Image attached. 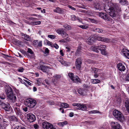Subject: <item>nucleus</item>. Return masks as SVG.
<instances>
[{
    "instance_id": "obj_27",
    "label": "nucleus",
    "mask_w": 129,
    "mask_h": 129,
    "mask_svg": "<svg viewBox=\"0 0 129 129\" xmlns=\"http://www.w3.org/2000/svg\"><path fill=\"white\" fill-rule=\"evenodd\" d=\"M125 105L127 111L129 112V100H127L126 101Z\"/></svg>"
},
{
    "instance_id": "obj_42",
    "label": "nucleus",
    "mask_w": 129,
    "mask_h": 129,
    "mask_svg": "<svg viewBox=\"0 0 129 129\" xmlns=\"http://www.w3.org/2000/svg\"><path fill=\"white\" fill-rule=\"evenodd\" d=\"M6 124L4 123L2 125H0V129H6Z\"/></svg>"
},
{
    "instance_id": "obj_36",
    "label": "nucleus",
    "mask_w": 129,
    "mask_h": 129,
    "mask_svg": "<svg viewBox=\"0 0 129 129\" xmlns=\"http://www.w3.org/2000/svg\"><path fill=\"white\" fill-rule=\"evenodd\" d=\"M63 27L67 29L70 30L71 29V27L67 24H65L63 25Z\"/></svg>"
},
{
    "instance_id": "obj_60",
    "label": "nucleus",
    "mask_w": 129,
    "mask_h": 129,
    "mask_svg": "<svg viewBox=\"0 0 129 129\" xmlns=\"http://www.w3.org/2000/svg\"><path fill=\"white\" fill-rule=\"evenodd\" d=\"M23 80L25 82H26L27 83L26 84H27V83L29 85H30L31 84V83L29 81H28L27 80L25 79H23Z\"/></svg>"
},
{
    "instance_id": "obj_10",
    "label": "nucleus",
    "mask_w": 129,
    "mask_h": 129,
    "mask_svg": "<svg viewBox=\"0 0 129 129\" xmlns=\"http://www.w3.org/2000/svg\"><path fill=\"white\" fill-rule=\"evenodd\" d=\"M111 129H121V126L117 122H112L111 123Z\"/></svg>"
},
{
    "instance_id": "obj_40",
    "label": "nucleus",
    "mask_w": 129,
    "mask_h": 129,
    "mask_svg": "<svg viewBox=\"0 0 129 129\" xmlns=\"http://www.w3.org/2000/svg\"><path fill=\"white\" fill-rule=\"evenodd\" d=\"M87 20L88 21H90L91 22L93 23H95L96 22V20L95 19L91 18H87Z\"/></svg>"
},
{
    "instance_id": "obj_24",
    "label": "nucleus",
    "mask_w": 129,
    "mask_h": 129,
    "mask_svg": "<svg viewBox=\"0 0 129 129\" xmlns=\"http://www.w3.org/2000/svg\"><path fill=\"white\" fill-rule=\"evenodd\" d=\"M65 32L63 30V29H57L56 31V32L59 34H61V36H62L63 35Z\"/></svg>"
},
{
    "instance_id": "obj_50",
    "label": "nucleus",
    "mask_w": 129,
    "mask_h": 129,
    "mask_svg": "<svg viewBox=\"0 0 129 129\" xmlns=\"http://www.w3.org/2000/svg\"><path fill=\"white\" fill-rule=\"evenodd\" d=\"M56 36L55 35H48V37L52 39H54L55 37Z\"/></svg>"
},
{
    "instance_id": "obj_26",
    "label": "nucleus",
    "mask_w": 129,
    "mask_h": 129,
    "mask_svg": "<svg viewBox=\"0 0 129 129\" xmlns=\"http://www.w3.org/2000/svg\"><path fill=\"white\" fill-rule=\"evenodd\" d=\"M61 107L63 108H66L69 107L68 104L66 103H62L60 104Z\"/></svg>"
},
{
    "instance_id": "obj_32",
    "label": "nucleus",
    "mask_w": 129,
    "mask_h": 129,
    "mask_svg": "<svg viewBox=\"0 0 129 129\" xmlns=\"http://www.w3.org/2000/svg\"><path fill=\"white\" fill-rule=\"evenodd\" d=\"M83 87L84 88L86 89H88L90 88H95L94 87H92L91 86L88 85L87 84H84L83 85Z\"/></svg>"
},
{
    "instance_id": "obj_35",
    "label": "nucleus",
    "mask_w": 129,
    "mask_h": 129,
    "mask_svg": "<svg viewBox=\"0 0 129 129\" xmlns=\"http://www.w3.org/2000/svg\"><path fill=\"white\" fill-rule=\"evenodd\" d=\"M91 71L93 72L94 73H96L98 71V69L94 68H91Z\"/></svg>"
},
{
    "instance_id": "obj_8",
    "label": "nucleus",
    "mask_w": 129,
    "mask_h": 129,
    "mask_svg": "<svg viewBox=\"0 0 129 129\" xmlns=\"http://www.w3.org/2000/svg\"><path fill=\"white\" fill-rule=\"evenodd\" d=\"M82 63V60L81 58H77L76 60L75 65L77 69L80 70L81 67V64Z\"/></svg>"
},
{
    "instance_id": "obj_38",
    "label": "nucleus",
    "mask_w": 129,
    "mask_h": 129,
    "mask_svg": "<svg viewBox=\"0 0 129 129\" xmlns=\"http://www.w3.org/2000/svg\"><path fill=\"white\" fill-rule=\"evenodd\" d=\"M11 120L14 121H17V118L14 116H12L11 117Z\"/></svg>"
},
{
    "instance_id": "obj_56",
    "label": "nucleus",
    "mask_w": 129,
    "mask_h": 129,
    "mask_svg": "<svg viewBox=\"0 0 129 129\" xmlns=\"http://www.w3.org/2000/svg\"><path fill=\"white\" fill-rule=\"evenodd\" d=\"M114 8L116 9V12L117 11L119 12L121 11V8L119 7H117L116 9V7H114Z\"/></svg>"
},
{
    "instance_id": "obj_23",
    "label": "nucleus",
    "mask_w": 129,
    "mask_h": 129,
    "mask_svg": "<svg viewBox=\"0 0 129 129\" xmlns=\"http://www.w3.org/2000/svg\"><path fill=\"white\" fill-rule=\"evenodd\" d=\"M85 90L84 89L80 88L78 90V93L82 95H84V94Z\"/></svg>"
},
{
    "instance_id": "obj_22",
    "label": "nucleus",
    "mask_w": 129,
    "mask_h": 129,
    "mask_svg": "<svg viewBox=\"0 0 129 129\" xmlns=\"http://www.w3.org/2000/svg\"><path fill=\"white\" fill-rule=\"evenodd\" d=\"M93 31L98 33H102L103 32V30L101 28H94L93 29Z\"/></svg>"
},
{
    "instance_id": "obj_14",
    "label": "nucleus",
    "mask_w": 129,
    "mask_h": 129,
    "mask_svg": "<svg viewBox=\"0 0 129 129\" xmlns=\"http://www.w3.org/2000/svg\"><path fill=\"white\" fill-rule=\"evenodd\" d=\"M117 66L118 70L121 71H123L125 69L124 66L121 63H118Z\"/></svg>"
},
{
    "instance_id": "obj_43",
    "label": "nucleus",
    "mask_w": 129,
    "mask_h": 129,
    "mask_svg": "<svg viewBox=\"0 0 129 129\" xmlns=\"http://www.w3.org/2000/svg\"><path fill=\"white\" fill-rule=\"evenodd\" d=\"M6 104L3 102H2L0 100V105L3 108L4 107H5Z\"/></svg>"
},
{
    "instance_id": "obj_19",
    "label": "nucleus",
    "mask_w": 129,
    "mask_h": 129,
    "mask_svg": "<svg viewBox=\"0 0 129 129\" xmlns=\"http://www.w3.org/2000/svg\"><path fill=\"white\" fill-rule=\"evenodd\" d=\"M22 36L23 37V38H24L25 40L28 41H31L30 37L28 35L24 34H22Z\"/></svg>"
},
{
    "instance_id": "obj_16",
    "label": "nucleus",
    "mask_w": 129,
    "mask_h": 129,
    "mask_svg": "<svg viewBox=\"0 0 129 129\" xmlns=\"http://www.w3.org/2000/svg\"><path fill=\"white\" fill-rule=\"evenodd\" d=\"M71 80L74 82L76 83H78V82H79L80 83H81L80 79L77 76H76L75 77H74Z\"/></svg>"
},
{
    "instance_id": "obj_63",
    "label": "nucleus",
    "mask_w": 129,
    "mask_h": 129,
    "mask_svg": "<svg viewBox=\"0 0 129 129\" xmlns=\"http://www.w3.org/2000/svg\"><path fill=\"white\" fill-rule=\"evenodd\" d=\"M20 106V104L19 103H16L14 106V107H18L19 108Z\"/></svg>"
},
{
    "instance_id": "obj_9",
    "label": "nucleus",
    "mask_w": 129,
    "mask_h": 129,
    "mask_svg": "<svg viewBox=\"0 0 129 129\" xmlns=\"http://www.w3.org/2000/svg\"><path fill=\"white\" fill-rule=\"evenodd\" d=\"M95 39L98 41L107 43H109V42H110V39L104 37L98 36H95Z\"/></svg>"
},
{
    "instance_id": "obj_41",
    "label": "nucleus",
    "mask_w": 129,
    "mask_h": 129,
    "mask_svg": "<svg viewBox=\"0 0 129 129\" xmlns=\"http://www.w3.org/2000/svg\"><path fill=\"white\" fill-rule=\"evenodd\" d=\"M68 76L69 78L71 79H72L74 77V74L72 73H68Z\"/></svg>"
},
{
    "instance_id": "obj_62",
    "label": "nucleus",
    "mask_w": 129,
    "mask_h": 129,
    "mask_svg": "<svg viewBox=\"0 0 129 129\" xmlns=\"http://www.w3.org/2000/svg\"><path fill=\"white\" fill-rule=\"evenodd\" d=\"M29 19L31 20H33V21H35L37 20V18H33V17H30L29 18Z\"/></svg>"
},
{
    "instance_id": "obj_18",
    "label": "nucleus",
    "mask_w": 129,
    "mask_h": 129,
    "mask_svg": "<svg viewBox=\"0 0 129 129\" xmlns=\"http://www.w3.org/2000/svg\"><path fill=\"white\" fill-rule=\"evenodd\" d=\"M98 45L96 46H93L91 47V49L93 51L98 53L99 52Z\"/></svg>"
},
{
    "instance_id": "obj_13",
    "label": "nucleus",
    "mask_w": 129,
    "mask_h": 129,
    "mask_svg": "<svg viewBox=\"0 0 129 129\" xmlns=\"http://www.w3.org/2000/svg\"><path fill=\"white\" fill-rule=\"evenodd\" d=\"M99 16L103 19L106 20L109 19V16L105 13H101L99 14Z\"/></svg>"
},
{
    "instance_id": "obj_51",
    "label": "nucleus",
    "mask_w": 129,
    "mask_h": 129,
    "mask_svg": "<svg viewBox=\"0 0 129 129\" xmlns=\"http://www.w3.org/2000/svg\"><path fill=\"white\" fill-rule=\"evenodd\" d=\"M36 83V85H37L38 86H40L41 85V82H40L39 79H38L37 80Z\"/></svg>"
},
{
    "instance_id": "obj_49",
    "label": "nucleus",
    "mask_w": 129,
    "mask_h": 129,
    "mask_svg": "<svg viewBox=\"0 0 129 129\" xmlns=\"http://www.w3.org/2000/svg\"><path fill=\"white\" fill-rule=\"evenodd\" d=\"M18 79L21 82V83L24 84L26 86H28L27 84H26V83L24 82L22 79H21L20 78H18Z\"/></svg>"
},
{
    "instance_id": "obj_54",
    "label": "nucleus",
    "mask_w": 129,
    "mask_h": 129,
    "mask_svg": "<svg viewBox=\"0 0 129 129\" xmlns=\"http://www.w3.org/2000/svg\"><path fill=\"white\" fill-rule=\"evenodd\" d=\"M59 62L62 64H63L65 65V64H66V63H67V62L64 61V60H63L61 59L59 60Z\"/></svg>"
},
{
    "instance_id": "obj_15",
    "label": "nucleus",
    "mask_w": 129,
    "mask_h": 129,
    "mask_svg": "<svg viewBox=\"0 0 129 129\" xmlns=\"http://www.w3.org/2000/svg\"><path fill=\"white\" fill-rule=\"evenodd\" d=\"M14 111L17 115L20 116L22 114V112L19 108L18 107H14Z\"/></svg>"
},
{
    "instance_id": "obj_61",
    "label": "nucleus",
    "mask_w": 129,
    "mask_h": 129,
    "mask_svg": "<svg viewBox=\"0 0 129 129\" xmlns=\"http://www.w3.org/2000/svg\"><path fill=\"white\" fill-rule=\"evenodd\" d=\"M23 110L25 112L27 111V108L26 107H24L23 108Z\"/></svg>"
},
{
    "instance_id": "obj_20",
    "label": "nucleus",
    "mask_w": 129,
    "mask_h": 129,
    "mask_svg": "<svg viewBox=\"0 0 129 129\" xmlns=\"http://www.w3.org/2000/svg\"><path fill=\"white\" fill-rule=\"evenodd\" d=\"M114 8V7H112L111 6V7H110L108 5H106L104 7V9L105 11L107 12L108 13L109 11H110L111 9H112L111 8Z\"/></svg>"
},
{
    "instance_id": "obj_39",
    "label": "nucleus",
    "mask_w": 129,
    "mask_h": 129,
    "mask_svg": "<svg viewBox=\"0 0 129 129\" xmlns=\"http://www.w3.org/2000/svg\"><path fill=\"white\" fill-rule=\"evenodd\" d=\"M0 98L1 99L4 100L6 98V96L4 93H2L1 94Z\"/></svg>"
},
{
    "instance_id": "obj_3",
    "label": "nucleus",
    "mask_w": 129,
    "mask_h": 129,
    "mask_svg": "<svg viewBox=\"0 0 129 129\" xmlns=\"http://www.w3.org/2000/svg\"><path fill=\"white\" fill-rule=\"evenodd\" d=\"M25 106L30 108H33L36 105V101L35 100L31 99H29L26 100L24 102Z\"/></svg>"
},
{
    "instance_id": "obj_25",
    "label": "nucleus",
    "mask_w": 129,
    "mask_h": 129,
    "mask_svg": "<svg viewBox=\"0 0 129 129\" xmlns=\"http://www.w3.org/2000/svg\"><path fill=\"white\" fill-rule=\"evenodd\" d=\"M121 52L122 54L125 56L127 54L128 52H129V51L126 49H123L122 50Z\"/></svg>"
},
{
    "instance_id": "obj_4",
    "label": "nucleus",
    "mask_w": 129,
    "mask_h": 129,
    "mask_svg": "<svg viewBox=\"0 0 129 129\" xmlns=\"http://www.w3.org/2000/svg\"><path fill=\"white\" fill-rule=\"evenodd\" d=\"M42 127L44 129H56L51 123L46 121L42 123Z\"/></svg>"
},
{
    "instance_id": "obj_52",
    "label": "nucleus",
    "mask_w": 129,
    "mask_h": 129,
    "mask_svg": "<svg viewBox=\"0 0 129 129\" xmlns=\"http://www.w3.org/2000/svg\"><path fill=\"white\" fill-rule=\"evenodd\" d=\"M27 52L31 54H34V52L32 50L29 48L28 49Z\"/></svg>"
},
{
    "instance_id": "obj_29",
    "label": "nucleus",
    "mask_w": 129,
    "mask_h": 129,
    "mask_svg": "<svg viewBox=\"0 0 129 129\" xmlns=\"http://www.w3.org/2000/svg\"><path fill=\"white\" fill-rule=\"evenodd\" d=\"M54 12L58 13H62V11L60 8L59 7L56 8L53 10Z\"/></svg>"
},
{
    "instance_id": "obj_5",
    "label": "nucleus",
    "mask_w": 129,
    "mask_h": 129,
    "mask_svg": "<svg viewBox=\"0 0 129 129\" xmlns=\"http://www.w3.org/2000/svg\"><path fill=\"white\" fill-rule=\"evenodd\" d=\"M72 105L73 106H77L78 107L76 108L78 110L84 111L86 110L87 109V107L86 106L84 105H81L80 104H73Z\"/></svg>"
},
{
    "instance_id": "obj_6",
    "label": "nucleus",
    "mask_w": 129,
    "mask_h": 129,
    "mask_svg": "<svg viewBox=\"0 0 129 129\" xmlns=\"http://www.w3.org/2000/svg\"><path fill=\"white\" fill-rule=\"evenodd\" d=\"M99 50L101 51V53L103 55H106V47L105 45L100 44L98 45Z\"/></svg>"
},
{
    "instance_id": "obj_47",
    "label": "nucleus",
    "mask_w": 129,
    "mask_h": 129,
    "mask_svg": "<svg viewBox=\"0 0 129 129\" xmlns=\"http://www.w3.org/2000/svg\"><path fill=\"white\" fill-rule=\"evenodd\" d=\"M79 27L83 29H87L88 27V26H87L85 25H80Z\"/></svg>"
},
{
    "instance_id": "obj_11",
    "label": "nucleus",
    "mask_w": 129,
    "mask_h": 129,
    "mask_svg": "<svg viewBox=\"0 0 129 129\" xmlns=\"http://www.w3.org/2000/svg\"><path fill=\"white\" fill-rule=\"evenodd\" d=\"M28 119L30 122H33L36 120L35 116L32 113H28L27 114Z\"/></svg>"
},
{
    "instance_id": "obj_33",
    "label": "nucleus",
    "mask_w": 129,
    "mask_h": 129,
    "mask_svg": "<svg viewBox=\"0 0 129 129\" xmlns=\"http://www.w3.org/2000/svg\"><path fill=\"white\" fill-rule=\"evenodd\" d=\"M12 42L14 44L17 45H18L20 44L19 41L16 39L13 40H12Z\"/></svg>"
},
{
    "instance_id": "obj_37",
    "label": "nucleus",
    "mask_w": 129,
    "mask_h": 129,
    "mask_svg": "<svg viewBox=\"0 0 129 129\" xmlns=\"http://www.w3.org/2000/svg\"><path fill=\"white\" fill-rule=\"evenodd\" d=\"M14 129H26L23 126L20 125L17 126Z\"/></svg>"
},
{
    "instance_id": "obj_21",
    "label": "nucleus",
    "mask_w": 129,
    "mask_h": 129,
    "mask_svg": "<svg viewBox=\"0 0 129 129\" xmlns=\"http://www.w3.org/2000/svg\"><path fill=\"white\" fill-rule=\"evenodd\" d=\"M119 2L123 5H127L128 2L126 0H118Z\"/></svg>"
},
{
    "instance_id": "obj_28",
    "label": "nucleus",
    "mask_w": 129,
    "mask_h": 129,
    "mask_svg": "<svg viewBox=\"0 0 129 129\" xmlns=\"http://www.w3.org/2000/svg\"><path fill=\"white\" fill-rule=\"evenodd\" d=\"M94 6L96 10H100L101 9V6L99 4L96 3L94 4Z\"/></svg>"
},
{
    "instance_id": "obj_44",
    "label": "nucleus",
    "mask_w": 129,
    "mask_h": 129,
    "mask_svg": "<svg viewBox=\"0 0 129 129\" xmlns=\"http://www.w3.org/2000/svg\"><path fill=\"white\" fill-rule=\"evenodd\" d=\"M34 46L35 47H37L38 44V41L37 40H34L33 43Z\"/></svg>"
},
{
    "instance_id": "obj_55",
    "label": "nucleus",
    "mask_w": 129,
    "mask_h": 129,
    "mask_svg": "<svg viewBox=\"0 0 129 129\" xmlns=\"http://www.w3.org/2000/svg\"><path fill=\"white\" fill-rule=\"evenodd\" d=\"M53 77L56 79H57L60 78L61 77L59 75H56L54 76Z\"/></svg>"
},
{
    "instance_id": "obj_58",
    "label": "nucleus",
    "mask_w": 129,
    "mask_h": 129,
    "mask_svg": "<svg viewBox=\"0 0 129 129\" xmlns=\"http://www.w3.org/2000/svg\"><path fill=\"white\" fill-rule=\"evenodd\" d=\"M24 69L22 68H20L18 69V71L19 72H22L23 71Z\"/></svg>"
},
{
    "instance_id": "obj_1",
    "label": "nucleus",
    "mask_w": 129,
    "mask_h": 129,
    "mask_svg": "<svg viewBox=\"0 0 129 129\" xmlns=\"http://www.w3.org/2000/svg\"><path fill=\"white\" fill-rule=\"evenodd\" d=\"M5 91L8 99L13 103L16 101V97L13 93L12 88L10 86H7L5 88Z\"/></svg>"
},
{
    "instance_id": "obj_34",
    "label": "nucleus",
    "mask_w": 129,
    "mask_h": 129,
    "mask_svg": "<svg viewBox=\"0 0 129 129\" xmlns=\"http://www.w3.org/2000/svg\"><path fill=\"white\" fill-rule=\"evenodd\" d=\"M100 82V80L97 79H93V81H92V83L94 84L98 83Z\"/></svg>"
},
{
    "instance_id": "obj_46",
    "label": "nucleus",
    "mask_w": 129,
    "mask_h": 129,
    "mask_svg": "<svg viewBox=\"0 0 129 129\" xmlns=\"http://www.w3.org/2000/svg\"><path fill=\"white\" fill-rule=\"evenodd\" d=\"M32 24L34 25H39L41 24V22L40 21H39L36 22H33Z\"/></svg>"
},
{
    "instance_id": "obj_7",
    "label": "nucleus",
    "mask_w": 129,
    "mask_h": 129,
    "mask_svg": "<svg viewBox=\"0 0 129 129\" xmlns=\"http://www.w3.org/2000/svg\"><path fill=\"white\" fill-rule=\"evenodd\" d=\"M37 69L42 70L43 72L46 73H48L49 71V68L47 66H44L41 64H40V66H38Z\"/></svg>"
},
{
    "instance_id": "obj_48",
    "label": "nucleus",
    "mask_w": 129,
    "mask_h": 129,
    "mask_svg": "<svg viewBox=\"0 0 129 129\" xmlns=\"http://www.w3.org/2000/svg\"><path fill=\"white\" fill-rule=\"evenodd\" d=\"M63 38L65 39H67L68 37V35L65 32L62 35Z\"/></svg>"
},
{
    "instance_id": "obj_45",
    "label": "nucleus",
    "mask_w": 129,
    "mask_h": 129,
    "mask_svg": "<svg viewBox=\"0 0 129 129\" xmlns=\"http://www.w3.org/2000/svg\"><path fill=\"white\" fill-rule=\"evenodd\" d=\"M89 113H90L95 114L96 113H99V112L97 110H94L90 111Z\"/></svg>"
},
{
    "instance_id": "obj_64",
    "label": "nucleus",
    "mask_w": 129,
    "mask_h": 129,
    "mask_svg": "<svg viewBox=\"0 0 129 129\" xmlns=\"http://www.w3.org/2000/svg\"><path fill=\"white\" fill-rule=\"evenodd\" d=\"M10 108L9 107H8L7 108H5L4 109L6 111H9L10 110Z\"/></svg>"
},
{
    "instance_id": "obj_2",
    "label": "nucleus",
    "mask_w": 129,
    "mask_h": 129,
    "mask_svg": "<svg viewBox=\"0 0 129 129\" xmlns=\"http://www.w3.org/2000/svg\"><path fill=\"white\" fill-rule=\"evenodd\" d=\"M113 116L118 120L121 122H123L124 120V118L122 113L120 111L116 110L113 112Z\"/></svg>"
},
{
    "instance_id": "obj_53",
    "label": "nucleus",
    "mask_w": 129,
    "mask_h": 129,
    "mask_svg": "<svg viewBox=\"0 0 129 129\" xmlns=\"http://www.w3.org/2000/svg\"><path fill=\"white\" fill-rule=\"evenodd\" d=\"M42 46V42L40 41L39 42H38V44L37 47H41Z\"/></svg>"
},
{
    "instance_id": "obj_57",
    "label": "nucleus",
    "mask_w": 129,
    "mask_h": 129,
    "mask_svg": "<svg viewBox=\"0 0 129 129\" xmlns=\"http://www.w3.org/2000/svg\"><path fill=\"white\" fill-rule=\"evenodd\" d=\"M53 47H54L56 49H57L59 47L58 45L56 44H54L53 45Z\"/></svg>"
},
{
    "instance_id": "obj_12",
    "label": "nucleus",
    "mask_w": 129,
    "mask_h": 129,
    "mask_svg": "<svg viewBox=\"0 0 129 129\" xmlns=\"http://www.w3.org/2000/svg\"><path fill=\"white\" fill-rule=\"evenodd\" d=\"M110 11L108 12L109 13L110 16L112 18L115 17L116 16V9L115 8H112Z\"/></svg>"
},
{
    "instance_id": "obj_30",
    "label": "nucleus",
    "mask_w": 129,
    "mask_h": 129,
    "mask_svg": "<svg viewBox=\"0 0 129 129\" xmlns=\"http://www.w3.org/2000/svg\"><path fill=\"white\" fill-rule=\"evenodd\" d=\"M67 123L68 122L67 121H64L63 122H60L58 123V125H59V126L63 127L64 125L67 124Z\"/></svg>"
},
{
    "instance_id": "obj_59",
    "label": "nucleus",
    "mask_w": 129,
    "mask_h": 129,
    "mask_svg": "<svg viewBox=\"0 0 129 129\" xmlns=\"http://www.w3.org/2000/svg\"><path fill=\"white\" fill-rule=\"evenodd\" d=\"M34 127L35 129H38L39 128V126L37 124L34 125Z\"/></svg>"
},
{
    "instance_id": "obj_31",
    "label": "nucleus",
    "mask_w": 129,
    "mask_h": 129,
    "mask_svg": "<svg viewBox=\"0 0 129 129\" xmlns=\"http://www.w3.org/2000/svg\"><path fill=\"white\" fill-rule=\"evenodd\" d=\"M77 19L79 21H80L81 20V19L77 18L74 15H72L71 16V20H76Z\"/></svg>"
},
{
    "instance_id": "obj_17",
    "label": "nucleus",
    "mask_w": 129,
    "mask_h": 129,
    "mask_svg": "<svg viewBox=\"0 0 129 129\" xmlns=\"http://www.w3.org/2000/svg\"><path fill=\"white\" fill-rule=\"evenodd\" d=\"M94 41V38L92 36L89 37L86 40V42L88 44H91Z\"/></svg>"
}]
</instances>
